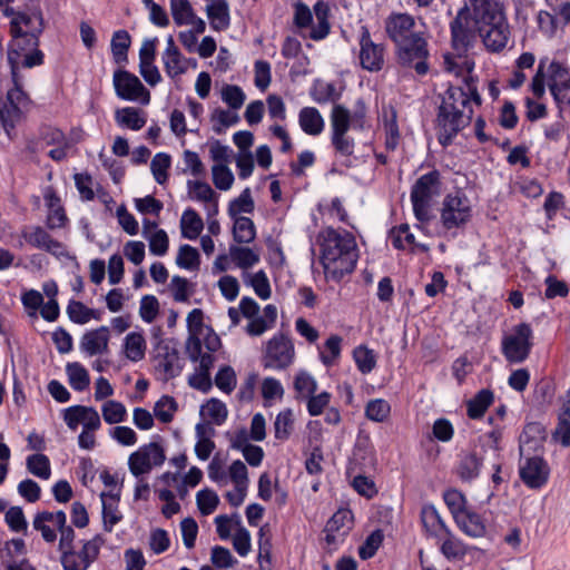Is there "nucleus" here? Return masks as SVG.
<instances>
[{"label": "nucleus", "instance_id": "35", "mask_svg": "<svg viewBox=\"0 0 570 570\" xmlns=\"http://www.w3.org/2000/svg\"><path fill=\"white\" fill-rule=\"evenodd\" d=\"M331 135L347 134L352 127L351 111L343 105H334L330 116Z\"/></svg>", "mask_w": 570, "mask_h": 570}, {"label": "nucleus", "instance_id": "21", "mask_svg": "<svg viewBox=\"0 0 570 570\" xmlns=\"http://www.w3.org/2000/svg\"><path fill=\"white\" fill-rule=\"evenodd\" d=\"M109 328L105 325L86 332L80 340V348L89 356L108 351Z\"/></svg>", "mask_w": 570, "mask_h": 570}, {"label": "nucleus", "instance_id": "52", "mask_svg": "<svg viewBox=\"0 0 570 570\" xmlns=\"http://www.w3.org/2000/svg\"><path fill=\"white\" fill-rule=\"evenodd\" d=\"M170 165L171 158L166 153H158L151 159L150 170L159 185H164L168 180V169Z\"/></svg>", "mask_w": 570, "mask_h": 570}, {"label": "nucleus", "instance_id": "5", "mask_svg": "<svg viewBox=\"0 0 570 570\" xmlns=\"http://www.w3.org/2000/svg\"><path fill=\"white\" fill-rule=\"evenodd\" d=\"M330 14V4L324 0L315 2L313 12L307 4L298 1L294 4L293 23L298 29L311 27L308 38L314 41H321L331 32Z\"/></svg>", "mask_w": 570, "mask_h": 570}, {"label": "nucleus", "instance_id": "19", "mask_svg": "<svg viewBox=\"0 0 570 570\" xmlns=\"http://www.w3.org/2000/svg\"><path fill=\"white\" fill-rule=\"evenodd\" d=\"M114 87L117 96L122 100L134 101L145 94L147 96L146 102L149 101V92L139 78L127 70L115 71Z\"/></svg>", "mask_w": 570, "mask_h": 570}, {"label": "nucleus", "instance_id": "14", "mask_svg": "<svg viewBox=\"0 0 570 570\" xmlns=\"http://www.w3.org/2000/svg\"><path fill=\"white\" fill-rule=\"evenodd\" d=\"M358 46L361 67L370 72L381 71L385 65V46L372 40L370 30L365 24L360 28Z\"/></svg>", "mask_w": 570, "mask_h": 570}, {"label": "nucleus", "instance_id": "15", "mask_svg": "<svg viewBox=\"0 0 570 570\" xmlns=\"http://www.w3.org/2000/svg\"><path fill=\"white\" fill-rule=\"evenodd\" d=\"M156 368L164 373L165 380L177 377L183 370L177 343L174 340L159 338L155 345Z\"/></svg>", "mask_w": 570, "mask_h": 570}, {"label": "nucleus", "instance_id": "1", "mask_svg": "<svg viewBox=\"0 0 570 570\" xmlns=\"http://www.w3.org/2000/svg\"><path fill=\"white\" fill-rule=\"evenodd\" d=\"M466 89L449 86L438 95L440 104L434 120L438 141L442 147L450 146L460 131L468 127L473 116L471 102L481 105L482 99L473 81H465Z\"/></svg>", "mask_w": 570, "mask_h": 570}, {"label": "nucleus", "instance_id": "61", "mask_svg": "<svg viewBox=\"0 0 570 570\" xmlns=\"http://www.w3.org/2000/svg\"><path fill=\"white\" fill-rule=\"evenodd\" d=\"M222 99L232 109H239L246 99L243 89L236 85H226L222 89Z\"/></svg>", "mask_w": 570, "mask_h": 570}, {"label": "nucleus", "instance_id": "17", "mask_svg": "<svg viewBox=\"0 0 570 570\" xmlns=\"http://www.w3.org/2000/svg\"><path fill=\"white\" fill-rule=\"evenodd\" d=\"M548 87L557 104L562 109L570 107V72L561 62L553 60L549 68Z\"/></svg>", "mask_w": 570, "mask_h": 570}, {"label": "nucleus", "instance_id": "45", "mask_svg": "<svg viewBox=\"0 0 570 570\" xmlns=\"http://www.w3.org/2000/svg\"><path fill=\"white\" fill-rule=\"evenodd\" d=\"M13 46L16 48H10L9 50H18L19 51V58L21 57V52L29 50L30 52H27L23 57V60L21 61V66L23 68H33L41 66L43 63L45 55L43 52L38 48L39 46H28L27 42L17 41L13 42Z\"/></svg>", "mask_w": 570, "mask_h": 570}, {"label": "nucleus", "instance_id": "22", "mask_svg": "<svg viewBox=\"0 0 570 570\" xmlns=\"http://www.w3.org/2000/svg\"><path fill=\"white\" fill-rule=\"evenodd\" d=\"M165 71L169 78H176L186 72L187 66L186 60L179 51L178 47L175 45V40L173 36H168L166 40V49L161 56Z\"/></svg>", "mask_w": 570, "mask_h": 570}, {"label": "nucleus", "instance_id": "38", "mask_svg": "<svg viewBox=\"0 0 570 570\" xmlns=\"http://www.w3.org/2000/svg\"><path fill=\"white\" fill-rule=\"evenodd\" d=\"M70 386L78 392L85 391L90 384L88 371L78 362L68 363L66 366Z\"/></svg>", "mask_w": 570, "mask_h": 570}, {"label": "nucleus", "instance_id": "23", "mask_svg": "<svg viewBox=\"0 0 570 570\" xmlns=\"http://www.w3.org/2000/svg\"><path fill=\"white\" fill-rule=\"evenodd\" d=\"M454 521L459 529L471 538H482L487 533L483 518L470 508L462 512Z\"/></svg>", "mask_w": 570, "mask_h": 570}, {"label": "nucleus", "instance_id": "59", "mask_svg": "<svg viewBox=\"0 0 570 570\" xmlns=\"http://www.w3.org/2000/svg\"><path fill=\"white\" fill-rule=\"evenodd\" d=\"M196 502L200 513L203 515H209L216 510L219 498L214 491L204 489L198 491Z\"/></svg>", "mask_w": 570, "mask_h": 570}, {"label": "nucleus", "instance_id": "3", "mask_svg": "<svg viewBox=\"0 0 570 570\" xmlns=\"http://www.w3.org/2000/svg\"><path fill=\"white\" fill-rule=\"evenodd\" d=\"M474 23L488 50L502 51L510 39V28L507 17L495 2L471 6Z\"/></svg>", "mask_w": 570, "mask_h": 570}, {"label": "nucleus", "instance_id": "27", "mask_svg": "<svg viewBox=\"0 0 570 570\" xmlns=\"http://www.w3.org/2000/svg\"><path fill=\"white\" fill-rule=\"evenodd\" d=\"M421 522L426 533L438 539L449 529L433 504H424L422 507Z\"/></svg>", "mask_w": 570, "mask_h": 570}, {"label": "nucleus", "instance_id": "9", "mask_svg": "<svg viewBox=\"0 0 570 570\" xmlns=\"http://www.w3.org/2000/svg\"><path fill=\"white\" fill-rule=\"evenodd\" d=\"M295 361V346L289 335L277 333L271 337L262 354V365L266 370L284 371Z\"/></svg>", "mask_w": 570, "mask_h": 570}, {"label": "nucleus", "instance_id": "31", "mask_svg": "<svg viewBox=\"0 0 570 570\" xmlns=\"http://www.w3.org/2000/svg\"><path fill=\"white\" fill-rule=\"evenodd\" d=\"M482 458L476 453L463 454L459 461L456 473L462 481H472L480 474Z\"/></svg>", "mask_w": 570, "mask_h": 570}, {"label": "nucleus", "instance_id": "10", "mask_svg": "<svg viewBox=\"0 0 570 570\" xmlns=\"http://www.w3.org/2000/svg\"><path fill=\"white\" fill-rule=\"evenodd\" d=\"M471 217V203L462 190L458 189L444 197L440 217L444 229L462 228L470 222Z\"/></svg>", "mask_w": 570, "mask_h": 570}, {"label": "nucleus", "instance_id": "60", "mask_svg": "<svg viewBox=\"0 0 570 570\" xmlns=\"http://www.w3.org/2000/svg\"><path fill=\"white\" fill-rule=\"evenodd\" d=\"M102 417L108 424L120 423L126 417V407L117 401H107L101 409Z\"/></svg>", "mask_w": 570, "mask_h": 570}, {"label": "nucleus", "instance_id": "16", "mask_svg": "<svg viewBox=\"0 0 570 570\" xmlns=\"http://www.w3.org/2000/svg\"><path fill=\"white\" fill-rule=\"evenodd\" d=\"M519 475L529 489L539 490L549 481L550 466L540 455L527 456L519 465Z\"/></svg>", "mask_w": 570, "mask_h": 570}, {"label": "nucleus", "instance_id": "50", "mask_svg": "<svg viewBox=\"0 0 570 570\" xmlns=\"http://www.w3.org/2000/svg\"><path fill=\"white\" fill-rule=\"evenodd\" d=\"M176 264L184 269H198L200 264V256L198 250L188 244L181 245L176 257Z\"/></svg>", "mask_w": 570, "mask_h": 570}, {"label": "nucleus", "instance_id": "20", "mask_svg": "<svg viewBox=\"0 0 570 570\" xmlns=\"http://www.w3.org/2000/svg\"><path fill=\"white\" fill-rule=\"evenodd\" d=\"M21 235L31 246L43 249L56 257L66 254L63 244L52 238L50 234L40 226L24 228Z\"/></svg>", "mask_w": 570, "mask_h": 570}, {"label": "nucleus", "instance_id": "64", "mask_svg": "<svg viewBox=\"0 0 570 570\" xmlns=\"http://www.w3.org/2000/svg\"><path fill=\"white\" fill-rule=\"evenodd\" d=\"M248 284L255 294L262 299H268L272 295L268 277L264 271H258L249 277Z\"/></svg>", "mask_w": 570, "mask_h": 570}, {"label": "nucleus", "instance_id": "54", "mask_svg": "<svg viewBox=\"0 0 570 570\" xmlns=\"http://www.w3.org/2000/svg\"><path fill=\"white\" fill-rule=\"evenodd\" d=\"M391 414V405L386 400H371L365 406V416L373 422H384Z\"/></svg>", "mask_w": 570, "mask_h": 570}, {"label": "nucleus", "instance_id": "42", "mask_svg": "<svg viewBox=\"0 0 570 570\" xmlns=\"http://www.w3.org/2000/svg\"><path fill=\"white\" fill-rule=\"evenodd\" d=\"M124 347L126 356L132 362H138L145 356L146 342L139 333L131 332L127 334Z\"/></svg>", "mask_w": 570, "mask_h": 570}, {"label": "nucleus", "instance_id": "48", "mask_svg": "<svg viewBox=\"0 0 570 570\" xmlns=\"http://www.w3.org/2000/svg\"><path fill=\"white\" fill-rule=\"evenodd\" d=\"M255 209V204L252 198L250 188L246 187L240 195L233 199L228 205V215L232 218L239 217L242 213L250 214Z\"/></svg>", "mask_w": 570, "mask_h": 570}, {"label": "nucleus", "instance_id": "26", "mask_svg": "<svg viewBox=\"0 0 570 570\" xmlns=\"http://www.w3.org/2000/svg\"><path fill=\"white\" fill-rule=\"evenodd\" d=\"M298 125L309 136H318L323 132L325 121L315 107H303L298 112Z\"/></svg>", "mask_w": 570, "mask_h": 570}, {"label": "nucleus", "instance_id": "7", "mask_svg": "<svg viewBox=\"0 0 570 570\" xmlns=\"http://www.w3.org/2000/svg\"><path fill=\"white\" fill-rule=\"evenodd\" d=\"M440 187L441 174L438 169L422 175L412 186L411 203L414 216L420 223H428L431 219V203L439 195Z\"/></svg>", "mask_w": 570, "mask_h": 570}, {"label": "nucleus", "instance_id": "34", "mask_svg": "<svg viewBox=\"0 0 570 570\" xmlns=\"http://www.w3.org/2000/svg\"><path fill=\"white\" fill-rule=\"evenodd\" d=\"M353 524V513L350 509H338L327 521L324 531H337L338 535L344 537L348 533Z\"/></svg>", "mask_w": 570, "mask_h": 570}, {"label": "nucleus", "instance_id": "24", "mask_svg": "<svg viewBox=\"0 0 570 570\" xmlns=\"http://www.w3.org/2000/svg\"><path fill=\"white\" fill-rule=\"evenodd\" d=\"M206 13L213 30L219 32L229 28L230 14L227 0H212L206 6Z\"/></svg>", "mask_w": 570, "mask_h": 570}, {"label": "nucleus", "instance_id": "2", "mask_svg": "<svg viewBox=\"0 0 570 570\" xmlns=\"http://www.w3.org/2000/svg\"><path fill=\"white\" fill-rule=\"evenodd\" d=\"M321 264L325 276L340 282L353 273L358 261V248L353 234L345 229L325 227L317 235Z\"/></svg>", "mask_w": 570, "mask_h": 570}, {"label": "nucleus", "instance_id": "62", "mask_svg": "<svg viewBox=\"0 0 570 570\" xmlns=\"http://www.w3.org/2000/svg\"><path fill=\"white\" fill-rule=\"evenodd\" d=\"M203 410L206 411V415L217 425L223 424L228 415L227 406L224 402L218 399H210Z\"/></svg>", "mask_w": 570, "mask_h": 570}, {"label": "nucleus", "instance_id": "39", "mask_svg": "<svg viewBox=\"0 0 570 570\" xmlns=\"http://www.w3.org/2000/svg\"><path fill=\"white\" fill-rule=\"evenodd\" d=\"M117 122L131 130H140L146 125V119L140 116V110L134 107H125L116 112Z\"/></svg>", "mask_w": 570, "mask_h": 570}, {"label": "nucleus", "instance_id": "40", "mask_svg": "<svg viewBox=\"0 0 570 570\" xmlns=\"http://www.w3.org/2000/svg\"><path fill=\"white\" fill-rule=\"evenodd\" d=\"M294 430V415L291 409L281 411L274 422L275 439L284 442L289 439Z\"/></svg>", "mask_w": 570, "mask_h": 570}, {"label": "nucleus", "instance_id": "12", "mask_svg": "<svg viewBox=\"0 0 570 570\" xmlns=\"http://www.w3.org/2000/svg\"><path fill=\"white\" fill-rule=\"evenodd\" d=\"M106 540L101 534H96L90 540L82 542L79 551L72 548L60 556L63 570H87L99 557L100 549Z\"/></svg>", "mask_w": 570, "mask_h": 570}, {"label": "nucleus", "instance_id": "63", "mask_svg": "<svg viewBox=\"0 0 570 570\" xmlns=\"http://www.w3.org/2000/svg\"><path fill=\"white\" fill-rule=\"evenodd\" d=\"M383 541V533L381 530L373 531L365 539L364 543L358 548V556L362 560L371 559L375 556Z\"/></svg>", "mask_w": 570, "mask_h": 570}, {"label": "nucleus", "instance_id": "18", "mask_svg": "<svg viewBox=\"0 0 570 570\" xmlns=\"http://www.w3.org/2000/svg\"><path fill=\"white\" fill-rule=\"evenodd\" d=\"M413 16L403 12H392L384 21L387 38L395 45L417 33Z\"/></svg>", "mask_w": 570, "mask_h": 570}, {"label": "nucleus", "instance_id": "30", "mask_svg": "<svg viewBox=\"0 0 570 570\" xmlns=\"http://www.w3.org/2000/svg\"><path fill=\"white\" fill-rule=\"evenodd\" d=\"M130 45L131 37L127 30L120 29L112 33L110 49L116 63L127 62Z\"/></svg>", "mask_w": 570, "mask_h": 570}, {"label": "nucleus", "instance_id": "32", "mask_svg": "<svg viewBox=\"0 0 570 570\" xmlns=\"http://www.w3.org/2000/svg\"><path fill=\"white\" fill-rule=\"evenodd\" d=\"M180 228L183 237L193 240L200 235L204 223L196 210L187 208L181 215Z\"/></svg>", "mask_w": 570, "mask_h": 570}, {"label": "nucleus", "instance_id": "33", "mask_svg": "<svg viewBox=\"0 0 570 570\" xmlns=\"http://www.w3.org/2000/svg\"><path fill=\"white\" fill-rule=\"evenodd\" d=\"M444 533L440 551L448 560H459L466 554V547L463 541L456 538L450 529Z\"/></svg>", "mask_w": 570, "mask_h": 570}, {"label": "nucleus", "instance_id": "58", "mask_svg": "<svg viewBox=\"0 0 570 570\" xmlns=\"http://www.w3.org/2000/svg\"><path fill=\"white\" fill-rule=\"evenodd\" d=\"M213 183L219 190H228L234 183V175L225 164L212 167Z\"/></svg>", "mask_w": 570, "mask_h": 570}, {"label": "nucleus", "instance_id": "47", "mask_svg": "<svg viewBox=\"0 0 570 570\" xmlns=\"http://www.w3.org/2000/svg\"><path fill=\"white\" fill-rule=\"evenodd\" d=\"M177 411L178 403L169 395H163L154 406V414L161 423H170Z\"/></svg>", "mask_w": 570, "mask_h": 570}, {"label": "nucleus", "instance_id": "43", "mask_svg": "<svg viewBox=\"0 0 570 570\" xmlns=\"http://www.w3.org/2000/svg\"><path fill=\"white\" fill-rule=\"evenodd\" d=\"M26 465L27 470L39 479L48 480L51 475L50 460L42 453L29 455Z\"/></svg>", "mask_w": 570, "mask_h": 570}, {"label": "nucleus", "instance_id": "6", "mask_svg": "<svg viewBox=\"0 0 570 570\" xmlns=\"http://www.w3.org/2000/svg\"><path fill=\"white\" fill-rule=\"evenodd\" d=\"M395 58L401 67L414 69L419 76H425L430 70V50L425 33L420 31L395 45Z\"/></svg>", "mask_w": 570, "mask_h": 570}, {"label": "nucleus", "instance_id": "49", "mask_svg": "<svg viewBox=\"0 0 570 570\" xmlns=\"http://www.w3.org/2000/svg\"><path fill=\"white\" fill-rule=\"evenodd\" d=\"M170 12L177 26L189 24L190 19L195 18V11L188 0H170Z\"/></svg>", "mask_w": 570, "mask_h": 570}, {"label": "nucleus", "instance_id": "56", "mask_svg": "<svg viewBox=\"0 0 570 570\" xmlns=\"http://www.w3.org/2000/svg\"><path fill=\"white\" fill-rule=\"evenodd\" d=\"M342 337L338 335H331L325 344L324 351L320 352L321 361L325 366H332L341 355Z\"/></svg>", "mask_w": 570, "mask_h": 570}, {"label": "nucleus", "instance_id": "8", "mask_svg": "<svg viewBox=\"0 0 570 570\" xmlns=\"http://www.w3.org/2000/svg\"><path fill=\"white\" fill-rule=\"evenodd\" d=\"M533 338V330L529 323L514 325L501 341V353L505 361L510 364L523 363L532 351Z\"/></svg>", "mask_w": 570, "mask_h": 570}, {"label": "nucleus", "instance_id": "57", "mask_svg": "<svg viewBox=\"0 0 570 570\" xmlns=\"http://www.w3.org/2000/svg\"><path fill=\"white\" fill-rule=\"evenodd\" d=\"M215 385L222 392L230 394L237 385L235 370L229 365L222 366L215 375Z\"/></svg>", "mask_w": 570, "mask_h": 570}, {"label": "nucleus", "instance_id": "55", "mask_svg": "<svg viewBox=\"0 0 570 570\" xmlns=\"http://www.w3.org/2000/svg\"><path fill=\"white\" fill-rule=\"evenodd\" d=\"M331 144L335 155L350 161V157L355 150V140L348 134L331 135Z\"/></svg>", "mask_w": 570, "mask_h": 570}, {"label": "nucleus", "instance_id": "29", "mask_svg": "<svg viewBox=\"0 0 570 570\" xmlns=\"http://www.w3.org/2000/svg\"><path fill=\"white\" fill-rule=\"evenodd\" d=\"M494 395L489 389L480 390L470 401L466 403V414L472 420L481 419L490 405L493 403Z\"/></svg>", "mask_w": 570, "mask_h": 570}, {"label": "nucleus", "instance_id": "46", "mask_svg": "<svg viewBox=\"0 0 570 570\" xmlns=\"http://www.w3.org/2000/svg\"><path fill=\"white\" fill-rule=\"evenodd\" d=\"M353 358L357 366V370L362 374L371 373L376 366V355L373 350L364 345H360L353 351Z\"/></svg>", "mask_w": 570, "mask_h": 570}, {"label": "nucleus", "instance_id": "11", "mask_svg": "<svg viewBox=\"0 0 570 570\" xmlns=\"http://www.w3.org/2000/svg\"><path fill=\"white\" fill-rule=\"evenodd\" d=\"M41 12H18L10 21V33L13 41L27 42L28 46H39V37L43 32Z\"/></svg>", "mask_w": 570, "mask_h": 570}, {"label": "nucleus", "instance_id": "37", "mask_svg": "<svg viewBox=\"0 0 570 570\" xmlns=\"http://www.w3.org/2000/svg\"><path fill=\"white\" fill-rule=\"evenodd\" d=\"M311 98L320 104L335 102L340 99V94L336 91L335 85L332 82H324L322 80H315L311 90Z\"/></svg>", "mask_w": 570, "mask_h": 570}, {"label": "nucleus", "instance_id": "41", "mask_svg": "<svg viewBox=\"0 0 570 570\" xmlns=\"http://www.w3.org/2000/svg\"><path fill=\"white\" fill-rule=\"evenodd\" d=\"M229 255L232 261L243 269L253 267L259 262V255L249 247L232 245Z\"/></svg>", "mask_w": 570, "mask_h": 570}, {"label": "nucleus", "instance_id": "36", "mask_svg": "<svg viewBox=\"0 0 570 570\" xmlns=\"http://www.w3.org/2000/svg\"><path fill=\"white\" fill-rule=\"evenodd\" d=\"M233 237L238 244L252 243L256 237L254 222L249 217L245 216L235 217Z\"/></svg>", "mask_w": 570, "mask_h": 570}, {"label": "nucleus", "instance_id": "13", "mask_svg": "<svg viewBox=\"0 0 570 570\" xmlns=\"http://www.w3.org/2000/svg\"><path fill=\"white\" fill-rule=\"evenodd\" d=\"M471 10L470 3L465 2L450 23L452 46L459 56L466 53L475 39L474 30L471 27Z\"/></svg>", "mask_w": 570, "mask_h": 570}, {"label": "nucleus", "instance_id": "53", "mask_svg": "<svg viewBox=\"0 0 570 570\" xmlns=\"http://www.w3.org/2000/svg\"><path fill=\"white\" fill-rule=\"evenodd\" d=\"M443 500L454 520L458 519L461 513L468 509L466 498L456 489L446 490L443 493Z\"/></svg>", "mask_w": 570, "mask_h": 570}, {"label": "nucleus", "instance_id": "44", "mask_svg": "<svg viewBox=\"0 0 570 570\" xmlns=\"http://www.w3.org/2000/svg\"><path fill=\"white\" fill-rule=\"evenodd\" d=\"M128 465L129 470L135 476H139L146 473H149L155 466L154 463H151V460H149V456L147 455L146 449L140 446L136 452L131 453L128 459Z\"/></svg>", "mask_w": 570, "mask_h": 570}, {"label": "nucleus", "instance_id": "51", "mask_svg": "<svg viewBox=\"0 0 570 570\" xmlns=\"http://www.w3.org/2000/svg\"><path fill=\"white\" fill-rule=\"evenodd\" d=\"M268 525L265 524L261 527L258 531V556L257 560L259 563V570H271V568H265L264 562L271 563L272 561V541L268 535Z\"/></svg>", "mask_w": 570, "mask_h": 570}, {"label": "nucleus", "instance_id": "28", "mask_svg": "<svg viewBox=\"0 0 570 570\" xmlns=\"http://www.w3.org/2000/svg\"><path fill=\"white\" fill-rule=\"evenodd\" d=\"M383 126L385 131V147L387 150H395L400 142V129L397 125V112L394 107L383 108Z\"/></svg>", "mask_w": 570, "mask_h": 570}, {"label": "nucleus", "instance_id": "4", "mask_svg": "<svg viewBox=\"0 0 570 570\" xmlns=\"http://www.w3.org/2000/svg\"><path fill=\"white\" fill-rule=\"evenodd\" d=\"M8 63L11 69L13 88L9 89L6 99L0 98V134L4 131L11 137V131L21 117V109L29 104L28 95L19 82V51L8 50Z\"/></svg>", "mask_w": 570, "mask_h": 570}, {"label": "nucleus", "instance_id": "25", "mask_svg": "<svg viewBox=\"0 0 570 570\" xmlns=\"http://www.w3.org/2000/svg\"><path fill=\"white\" fill-rule=\"evenodd\" d=\"M102 502V525L106 532H111L114 527L121 521L122 515L118 511L119 493L102 492L100 494Z\"/></svg>", "mask_w": 570, "mask_h": 570}]
</instances>
